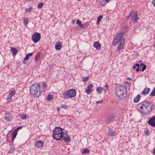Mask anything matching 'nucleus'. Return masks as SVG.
I'll return each instance as SVG.
<instances>
[{
  "instance_id": "f257e3e1",
  "label": "nucleus",
  "mask_w": 155,
  "mask_h": 155,
  "mask_svg": "<svg viewBox=\"0 0 155 155\" xmlns=\"http://www.w3.org/2000/svg\"><path fill=\"white\" fill-rule=\"evenodd\" d=\"M53 137L56 140H58L62 138L66 142L70 141V139L67 133H64L63 130L60 127H55L53 130Z\"/></svg>"
},
{
  "instance_id": "f03ea898",
  "label": "nucleus",
  "mask_w": 155,
  "mask_h": 155,
  "mask_svg": "<svg viewBox=\"0 0 155 155\" xmlns=\"http://www.w3.org/2000/svg\"><path fill=\"white\" fill-rule=\"evenodd\" d=\"M140 104L141 111L143 113L145 114H147L151 112L154 107L153 104L147 101H143Z\"/></svg>"
},
{
  "instance_id": "7ed1b4c3",
  "label": "nucleus",
  "mask_w": 155,
  "mask_h": 155,
  "mask_svg": "<svg viewBox=\"0 0 155 155\" xmlns=\"http://www.w3.org/2000/svg\"><path fill=\"white\" fill-rule=\"evenodd\" d=\"M30 91L31 95L34 97H38L40 96L42 93L40 84L36 83L32 84L30 87Z\"/></svg>"
},
{
  "instance_id": "20e7f679",
  "label": "nucleus",
  "mask_w": 155,
  "mask_h": 155,
  "mask_svg": "<svg viewBox=\"0 0 155 155\" xmlns=\"http://www.w3.org/2000/svg\"><path fill=\"white\" fill-rule=\"evenodd\" d=\"M115 93L116 96L120 99H124L127 95L126 87L124 86H120L116 88Z\"/></svg>"
},
{
  "instance_id": "39448f33",
  "label": "nucleus",
  "mask_w": 155,
  "mask_h": 155,
  "mask_svg": "<svg viewBox=\"0 0 155 155\" xmlns=\"http://www.w3.org/2000/svg\"><path fill=\"white\" fill-rule=\"evenodd\" d=\"M76 91L74 89H73L69 90L63 94V97L64 99H67L69 97H75L76 95Z\"/></svg>"
},
{
  "instance_id": "423d86ee",
  "label": "nucleus",
  "mask_w": 155,
  "mask_h": 155,
  "mask_svg": "<svg viewBox=\"0 0 155 155\" xmlns=\"http://www.w3.org/2000/svg\"><path fill=\"white\" fill-rule=\"evenodd\" d=\"M138 19L137 14L133 11L131 12L130 15L127 17L128 20L133 21L134 23H137Z\"/></svg>"
},
{
  "instance_id": "0eeeda50",
  "label": "nucleus",
  "mask_w": 155,
  "mask_h": 155,
  "mask_svg": "<svg viewBox=\"0 0 155 155\" xmlns=\"http://www.w3.org/2000/svg\"><path fill=\"white\" fill-rule=\"evenodd\" d=\"M41 38L40 33L36 32L32 35V37L33 41L35 43H37L38 41Z\"/></svg>"
},
{
  "instance_id": "6e6552de",
  "label": "nucleus",
  "mask_w": 155,
  "mask_h": 155,
  "mask_svg": "<svg viewBox=\"0 0 155 155\" xmlns=\"http://www.w3.org/2000/svg\"><path fill=\"white\" fill-rule=\"evenodd\" d=\"M114 118V115L113 114H112L107 117L105 121L107 123H109L113 121Z\"/></svg>"
},
{
  "instance_id": "1a4fd4ad",
  "label": "nucleus",
  "mask_w": 155,
  "mask_h": 155,
  "mask_svg": "<svg viewBox=\"0 0 155 155\" xmlns=\"http://www.w3.org/2000/svg\"><path fill=\"white\" fill-rule=\"evenodd\" d=\"M94 85L91 84H89L87 87L85 92L87 94H90L91 92L93 91Z\"/></svg>"
},
{
  "instance_id": "9d476101",
  "label": "nucleus",
  "mask_w": 155,
  "mask_h": 155,
  "mask_svg": "<svg viewBox=\"0 0 155 155\" xmlns=\"http://www.w3.org/2000/svg\"><path fill=\"white\" fill-rule=\"evenodd\" d=\"M148 124L152 127H155V116L150 118L148 122Z\"/></svg>"
},
{
  "instance_id": "9b49d317",
  "label": "nucleus",
  "mask_w": 155,
  "mask_h": 155,
  "mask_svg": "<svg viewBox=\"0 0 155 155\" xmlns=\"http://www.w3.org/2000/svg\"><path fill=\"white\" fill-rule=\"evenodd\" d=\"M10 51L13 55L14 56L17 54L18 51V50L15 48L12 47L11 48Z\"/></svg>"
},
{
  "instance_id": "f8f14e48",
  "label": "nucleus",
  "mask_w": 155,
  "mask_h": 155,
  "mask_svg": "<svg viewBox=\"0 0 155 155\" xmlns=\"http://www.w3.org/2000/svg\"><path fill=\"white\" fill-rule=\"evenodd\" d=\"M123 41V40L120 43V44L118 45L117 49L118 51H120L121 49H122L124 47V39Z\"/></svg>"
},
{
  "instance_id": "ddd939ff",
  "label": "nucleus",
  "mask_w": 155,
  "mask_h": 155,
  "mask_svg": "<svg viewBox=\"0 0 155 155\" xmlns=\"http://www.w3.org/2000/svg\"><path fill=\"white\" fill-rule=\"evenodd\" d=\"M55 48L56 50H60L62 48V43L60 42L57 43L55 45Z\"/></svg>"
},
{
  "instance_id": "4468645a",
  "label": "nucleus",
  "mask_w": 155,
  "mask_h": 155,
  "mask_svg": "<svg viewBox=\"0 0 155 155\" xmlns=\"http://www.w3.org/2000/svg\"><path fill=\"white\" fill-rule=\"evenodd\" d=\"M44 143L41 141H37L35 143V146L37 147H40L43 145Z\"/></svg>"
},
{
  "instance_id": "2eb2a0df",
  "label": "nucleus",
  "mask_w": 155,
  "mask_h": 155,
  "mask_svg": "<svg viewBox=\"0 0 155 155\" xmlns=\"http://www.w3.org/2000/svg\"><path fill=\"white\" fill-rule=\"evenodd\" d=\"M94 46L97 49H98V50H100L101 49V45L98 41H97V42H95L94 43Z\"/></svg>"
},
{
  "instance_id": "dca6fc26",
  "label": "nucleus",
  "mask_w": 155,
  "mask_h": 155,
  "mask_svg": "<svg viewBox=\"0 0 155 155\" xmlns=\"http://www.w3.org/2000/svg\"><path fill=\"white\" fill-rule=\"evenodd\" d=\"M11 115L9 113H6L5 115L4 118L5 120L7 121H9L11 119Z\"/></svg>"
},
{
  "instance_id": "f3484780",
  "label": "nucleus",
  "mask_w": 155,
  "mask_h": 155,
  "mask_svg": "<svg viewBox=\"0 0 155 155\" xmlns=\"http://www.w3.org/2000/svg\"><path fill=\"white\" fill-rule=\"evenodd\" d=\"M140 96L139 94L137 95L134 99V102L135 103H137L140 98Z\"/></svg>"
},
{
  "instance_id": "a211bd4d",
  "label": "nucleus",
  "mask_w": 155,
  "mask_h": 155,
  "mask_svg": "<svg viewBox=\"0 0 155 155\" xmlns=\"http://www.w3.org/2000/svg\"><path fill=\"white\" fill-rule=\"evenodd\" d=\"M150 89L148 88H145L142 91V94L144 95H146L149 93Z\"/></svg>"
},
{
  "instance_id": "6ab92c4d",
  "label": "nucleus",
  "mask_w": 155,
  "mask_h": 155,
  "mask_svg": "<svg viewBox=\"0 0 155 155\" xmlns=\"http://www.w3.org/2000/svg\"><path fill=\"white\" fill-rule=\"evenodd\" d=\"M103 90V88L101 87H98L96 89V91L99 94H101Z\"/></svg>"
},
{
  "instance_id": "aec40b11",
  "label": "nucleus",
  "mask_w": 155,
  "mask_h": 155,
  "mask_svg": "<svg viewBox=\"0 0 155 155\" xmlns=\"http://www.w3.org/2000/svg\"><path fill=\"white\" fill-rule=\"evenodd\" d=\"M120 40H119L116 37L114 39L112 43V45L114 46H115L117 44V43L120 41Z\"/></svg>"
},
{
  "instance_id": "412c9836",
  "label": "nucleus",
  "mask_w": 155,
  "mask_h": 155,
  "mask_svg": "<svg viewBox=\"0 0 155 155\" xmlns=\"http://www.w3.org/2000/svg\"><path fill=\"white\" fill-rule=\"evenodd\" d=\"M123 36V33H118L116 37L119 40H121L122 39V37Z\"/></svg>"
},
{
  "instance_id": "4be33fe9",
  "label": "nucleus",
  "mask_w": 155,
  "mask_h": 155,
  "mask_svg": "<svg viewBox=\"0 0 155 155\" xmlns=\"http://www.w3.org/2000/svg\"><path fill=\"white\" fill-rule=\"evenodd\" d=\"M140 68V65L136 63L135 64L134 66L133 67V69H136V71H139V68Z\"/></svg>"
},
{
  "instance_id": "5701e85b",
  "label": "nucleus",
  "mask_w": 155,
  "mask_h": 155,
  "mask_svg": "<svg viewBox=\"0 0 155 155\" xmlns=\"http://www.w3.org/2000/svg\"><path fill=\"white\" fill-rule=\"evenodd\" d=\"M17 132L16 131H14L12 134V141H13L14 139L16 137L17 135Z\"/></svg>"
},
{
  "instance_id": "b1692460",
  "label": "nucleus",
  "mask_w": 155,
  "mask_h": 155,
  "mask_svg": "<svg viewBox=\"0 0 155 155\" xmlns=\"http://www.w3.org/2000/svg\"><path fill=\"white\" fill-rule=\"evenodd\" d=\"M89 150L87 148H84L82 149L81 150V153H82L86 154L89 153Z\"/></svg>"
},
{
  "instance_id": "393cba45",
  "label": "nucleus",
  "mask_w": 155,
  "mask_h": 155,
  "mask_svg": "<svg viewBox=\"0 0 155 155\" xmlns=\"http://www.w3.org/2000/svg\"><path fill=\"white\" fill-rule=\"evenodd\" d=\"M33 54V53L31 52V53H28L27 55H26L25 57L24 58V60H27Z\"/></svg>"
},
{
  "instance_id": "a878e982",
  "label": "nucleus",
  "mask_w": 155,
  "mask_h": 155,
  "mask_svg": "<svg viewBox=\"0 0 155 155\" xmlns=\"http://www.w3.org/2000/svg\"><path fill=\"white\" fill-rule=\"evenodd\" d=\"M81 21L79 20H78L77 21L76 24L78 25L79 26L81 27V28H84V25H82L81 23Z\"/></svg>"
},
{
  "instance_id": "bb28decb",
  "label": "nucleus",
  "mask_w": 155,
  "mask_h": 155,
  "mask_svg": "<svg viewBox=\"0 0 155 155\" xmlns=\"http://www.w3.org/2000/svg\"><path fill=\"white\" fill-rule=\"evenodd\" d=\"M109 135L110 136H112L114 135V133L113 130L111 129H109L108 131Z\"/></svg>"
},
{
  "instance_id": "cd10ccee",
  "label": "nucleus",
  "mask_w": 155,
  "mask_h": 155,
  "mask_svg": "<svg viewBox=\"0 0 155 155\" xmlns=\"http://www.w3.org/2000/svg\"><path fill=\"white\" fill-rule=\"evenodd\" d=\"M33 10V8L32 7H31L28 8H26L25 9V12H29L32 11Z\"/></svg>"
},
{
  "instance_id": "c85d7f7f",
  "label": "nucleus",
  "mask_w": 155,
  "mask_h": 155,
  "mask_svg": "<svg viewBox=\"0 0 155 155\" xmlns=\"http://www.w3.org/2000/svg\"><path fill=\"white\" fill-rule=\"evenodd\" d=\"M15 91L14 90H12L9 93V97H12L15 94Z\"/></svg>"
},
{
  "instance_id": "c756f323",
  "label": "nucleus",
  "mask_w": 155,
  "mask_h": 155,
  "mask_svg": "<svg viewBox=\"0 0 155 155\" xmlns=\"http://www.w3.org/2000/svg\"><path fill=\"white\" fill-rule=\"evenodd\" d=\"M20 117L22 119H25L28 117L26 115L21 114L20 115Z\"/></svg>"
},
{
  "instance_id": "7c9ffc66",
  "label": "nucleus",
  "mask_w": 155,
  "mask_h": 155,
  "mask_svg": "<svg viewBox=\"0 0 155 155\" xmlns=\"http://www.w3.org/2000/svg\"><path fill=\"white\" fill-rule=\"evenodd\" d=\"M143 66L142 67V71H143L145 70V69H146V65L143 64H140V67H142L143 66Z\"/></svg>"
},
{
  "instance_id": "2f4dec72",
  "label": "nucleus",
  "mask_w": 155,
  "mask_h": 155,
  "mask_svg": "<svg viewBox=\"0 0 155 155\" xmlns=\"http://www.w3.org/2000/svg\"><path fill=\"white\" fill-rule=\"evenodd\" d=\"M61 106L62 108L65 109H67L68 107V106L64 104H62Z\"/></svg>"
},
{
  "instance_id": "473e14b6",
  "label": "nucleus",
  "mask_w": 155,
  "mask_h": 155,
  "mask_svg": "<svg viewBox=\"0 0 155 155\" xmlns=\"http://www.w3.org/2000/svg\"><path fill=\"white\" fill-rule=\"evenodd\" d=\"M150 95L151 96H155V87L150 93Z\"/></svg>"
},
{
  "instance_id": "72a5a7b5",
  "label": "nucleus",
  "mask_w": 155,
  "mask_h": 155,
  "mask_svg": "<svg viewBox=\"0 0 155 155\" xmlns=\"http://www.w3.org/2000/svg\"><path fill=\"white\" fill-rule=\"evenodd\" d=\"M52 97V95L51 94H49L48 96H47V100L48 101H50V100L51 99V98Z\"/></svg>"
},
{
  "instance_id": "f704fd0d",
  "label": "nucleus",
  "mask_w": 155,
  "mask_h": 155,
  "mask_svg": "<svg viewBox=\"0 0 155 155\" xmlns=\"http://www.w3.org/2000/svg\"><path fill=\"white\" fill-rule=\"evenodd\" d=\"M44 5V4L43 2H40L39 3L38 5V7L39 8H41Z\"/></svg>"
},
{
  "instance_id": "c9c22d12",
  "label": "nucleus",
  "mask_w": 155,
  "mask_h": 155,
  "mask_svg": "<svg viewBox=\"0 0 155 155\" xmlns=\"http://www.w3.org/2000/svg\"><path fill=\"white\" fill-rule=\"evenodd\" d=\"M23 22L24 25H27L28 23V20L27 18H25Z\"/></svg>"
},
{
  "instance_id": "e433bc0d",
  "label": "nucleus",
  "mask_w": 155,
  "mask_h": 155,
  "mask_svg": "<svg viewBox=\"0 0 155 155\" xmlns=\"http://www.w3.org/2000/svg\"><path fill=\"white\" fill-rule=\"evenodd\" d=\"M103 17V15H100L99 16L97 20H98V21H101V20L102 19Z\"/></svg>"
},
{
  "instance_id": "4c0bfd02",
  "label": "nucleus",
  "mask_w": 155,
  "mask_h": 155,
  "mask_svg": "<svg viewBox=\"0 0 155 155\" xmlns=\"http://www.w3.org/2000/svg\"><path fill=\"white\" fill-rule=\"evenodd\" d=\"M88 80V77H86L85 78H83V81H87Z\"/></svg>"
},
{
  "instance_id": "58836bf2",
  "label": "nucleus",
  "mask_w": 155,
  "mask_h": 155,
  "mask_svg": "<svg viewBox=\"0 0 155 155\" xmlns=\"http://www.w3.org/2000/svg\"><path fill=\"white\" fill-rule=\"evenodd\" d=\"M128 27V25H125L124 27L123 28V30L125 31L126 30Z\"/></svg>"
},
{
  "instance_id": "ea45409f",
  "label": "nucleus",
  "mask_w": 155,
  "mask_h": 155,
  "mask_svg": "<svg viewBox=\"0 0 155 155\" xmlns=\"http://www.w3.org/2000/svg\"><path fill=\"white\" fill-rule=\"evenodd\" d=\"M145 134L147 135H148L150 133V131L147 130L146 131H145Z\"/></svg>"
},
{
  "instance_id": "a19ab883",
  "label": "nucleus",
  "mask_w": 155,
  "mask_h": 155,
  "mask_svg": "<svg viewBox=\"0 0 155 155\" xmlns=\"http://www.w3.org/2000/svg\"><path fill=\"white\" fill-rule=\"evenodd\" d=\"M21 127L20 126V127H18V128H17L15 130V131H16V132H18V131L20 130V129H21Z\"/></svg>"
},
{
  "instance_id": "79ce46f5",
  "label": "nucleus",
  "mask_w": 155,
  "mask_h": 155,
  "mask_svg": "<svg viewBox=\"0 0 155 155\" xmlns=\"http://www.w3.org/2000/svg\"><path fill=\"white\" fill-rule=\"evenodd\" d=\"M152 3L153 6L155 7V0H153L152 2Z\"/></svg>"
},
{
  "instance_id": "37998d69",
  "label": "nucleus",
  "mask_w": 155,
  "mask_h": 155,
  "mask_svg": "<svg viewBox=\"0 0 155 155\" xmlns=\"http://www.w3.org/2000/svg\"><path fill=\"white\" fill-rule=\"evenodd\" d=\"M43 87H46L47 86V84L45 82H44L43 83Z\"/></svg>"
},
{
  "instance_id": "c03bdc74",
  "label": "nucleus",
  "mask_w": 155,
  "mask_h": 155,
  "mask_svg": "<svg viewBox=\"0 0 155 155\" xmlns=\"http://www.w3.org/2000/svg\"><path fill=\"white\" fill-rule=\"evenodd\" d=\"M39 61V59L37 57H36L35 59V61L36 62H37Z\"/></svg>"
},
{
  "instance_id": "a18cd8bd",
  "label": "nucleus",
  "mask_w": 155,
  "mask_h": 155,
  "mask_svg": "<svg viewBox=\"0 0 155 155\" xmlns=\"http://www.w3.org/2000/svg\"><path fill=\"white\" fill-rule=\"evenodd\" d=\"M105 89L106 90H108V87L106 85L105 87Z\"/></svg>"
},
{
  "instance_id": "49530a36",
  "label": "nucleus",
  "mask_w": 155,
  "mask_h": 155,
  "mask_svg": "<svg viewBox=\"0 0 155 155\" xmlns=\"http://www.w3.org/2000/svg\"><path fill=\"white\" fill-rule=\"evenodd\" d=\"M8 97V98H7V100L8 101H10L11 100V97Z\"/></svg>"
},
{
  "instance_id": "de8ad7c7",
  "label": "nucleus",
  "mask_w": 155,
  "mask_h": 155,
  "mask_svg": "<svg viewBox=\"0 0 155 155\" xmlns=\"http://www.w3.org/2000/svg\"><path fill=\"white\" fill-rule=\"evenodd\" d=\"M102 102V101L101 100V101H96L97 103H100Z\"/></svg>"
},
{
  "instance_id": "09e8293b",
  "label": "nucleus",
  "mask_w": 155,
  "mask_h": 155,
  "mask_svg": "<svg viewBox=\"0 0 155 155\" xmlns=\"http://www.w3.org/2000/svg\"><path fill=\"white\" fill-rule=\"evenodd\" d=\"M100 21H98V20H97V25H98L99 24V23L100 22Z\"/></svg>"
},
{
  "instance_id": "8fccbe9b",
  "label": "nucleus",
  "mask_w": 155,
  "mask_h": 155,
  "mask_svg": "<svg viewBox=\"0 0 155 155\" xmlns=\"http://www.w3.org/2000/svg\"><path fill=\"white\" fill-rule=\"evenodd\" d=\"M153 153L155 155V148L153 149Z\"/></svg>"
},
{
  "instance_id": "3c124183",
  "label": "nucleus",
  "mask_w": 155,
  "mask_h": 155,
  "mask_svg": "<svg viewBox=\"0 0 155 155\" xmlns=\"http://www.w3.org/2000/svg\"><path fill=\"white\" fill-rule=\"evenodd\" d=\"M57 109H58V112H59V110H60V108L59 107H57Z\"/></svg>"
},
{
  "instance_id": "603ef678",
  "label": "nucleus",
  "mask_w": 155,
  "mask_h": 155,
  "mask_svg": "<svg viewBox=\"0 0 155 155\" xmlns=\"http://www.w3.org/2000/svg\"><path fill=\"white\" fill-rule=\"evenodd\" d=\"M78 1H81V0H77Z\"/></svg>"
},
{
  "instance_id": "864d4df0",
  "label": "nucleus",
  "mask_w": 155,
  "mask_h": 155,
  "mask_svg": "<svg viewBox=\"0 0 155 155\" xmlns=\"http://www.w3.org/2000/svg\"><path fill=\"white\" fill-rule=\"evenodd\" d=\"M128 79L130 80V79L129 78H128Z\"/></svg>"
},
{
  "instance_id": "5fc2aeb1",
  "label": "nucleus",
  "mask_w": 155,
  "mask_h": 155,
  "mask_svg": "<svg viewBox=\"0 0 155 155\" xmlns=\"http://www.w3.org/2000/svg\"><path fill=\"white\" fill-rule=\"evenodd\" d=\"M154 47H155V43H154Z\"/></svg>"
}]
</instances>
